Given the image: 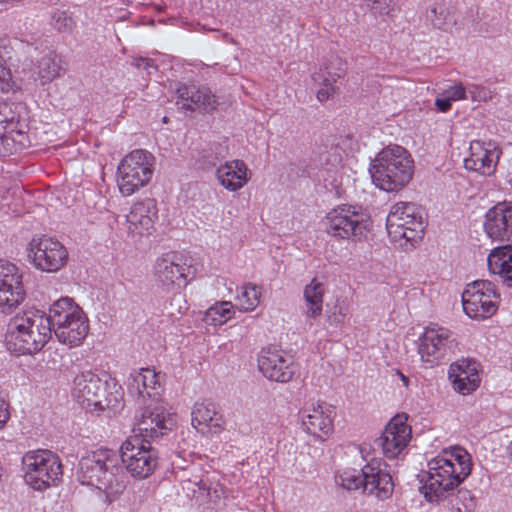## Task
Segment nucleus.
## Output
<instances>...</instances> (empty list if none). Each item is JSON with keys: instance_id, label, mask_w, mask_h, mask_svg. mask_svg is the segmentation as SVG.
<instances>
[{"instance_id": "1", "label": "nucleus", "mask_w": 512, "mask_h": 512, "mask_svg": "<svg viewBox=\"0 0 512 512\" xmlns=\"http://www.w3.org/2000/svg\"><path fill=\"white\" fill-rule=\"evenodd\" d=\"M158 451L149 440L139 436L128 437L120 447V455L110 449H98L82 457L78 464L77 479L82 485L94 486L111 504L126 488L127 472L137 479L150 477L158 466Z\"/></svg>"}, {"instance_id": "2", "label": "nucleus", "mask_w": 512, "mask_h": 512, "mask_svg": "<svg viewBox=\"0 0 512 512\" xmlns=\"http://www.w3.org/2000/svg\"><path fill=\"white\" fill-rule=\"evenodd\" d=\"M472 465L471 455L463 447L443 450L428 462L424 497L431 503L444 500L471 474Z\"/></svg>"}, {"instance_id": "3", "label": "nucleus", "mask_w": 512, "mask_h": 512, "mask_svg": "<svg viewBox=\"0 0 512 512\" xmlns=\"http://www.w3.org/2000/svg\"><path fill=\"white\" fill-rule=\"evenodd\" d=\"M52 329L48 315L37 309L26 310L13 316L7 325L5 344L17 355L39 352L49 341Z\"/></svg>"}, {"instance_id": "4", "label": "nucleus", "mask_w": 512, "mask_h": 512, "mask_svg": "<svg viewBox=\"0 0 512 512\" xmlns=\"http://www.w3.org/2000/svg\"><path fill=\"white\" fill-rule=\"evenodd\" d=\"M413 172L411 155L399 145L382 149L369 167L373 184L385 192H397L403 189L412 179Z\"/></svg>"}, {"instance_id": "5", "label": "nucleus", "mask_w": 512, "mask_h": 512, "mask_svg": "<svg viewBox=\"0 0 512 512\" xmlns=\"http://www.w3.org/2000/svg\"><path fill=\"white\" fill-rule=\"evenodd\" d=\"M48 320L58 341L70 348L79 346L89 331L87 316L69 297H62L51 305Z\"/></svg>"}, {"instance_id": "6", "label": "nucleus", "mask_w": 512, "mask_h": 512, "mask_svg": "<svg viewBox=\"0 0 512 512\" xmlns=\"http://www.w3.org/2000/svg\"><path fill=\"white\" fill-rule=\"evenodd\" d=\"M386 229L395 245L404 249L413 247L425 230L422 208L412 202L395 203L388 213Z\"/></svg>"}, {"instance_id": "7", "label": "nucleus", "mask_w": 512, "mask_h": 512, "mask_svg": "<svg viewBox=\"0 0 512 512\" xmlns=\"http://www.w3.org/2000/svg\"><path fill=\"white\" fill-rule=\"evenodd\" d=\"M108 382H103L99 376L91 371L82 372L74 379L73 395L77 401L87 409L103 411L117 409L121 403L122 387L113 383V391L106 392Z\"/></svg>"}, {"instance_id": "8", "label": "nucleus", "mask_w": 512, "mask_h": 512, "mask_svg": "<svg viewBox=\"0 0 512 512\" xmlns=\"http://www.w3.org/2000/svg\"><path fill=\"white\" fill-rule=\"evenodd\" d=\"M369 222L368 214L360 206L343 204L327 213L325 229L334 238L360 240L366 236Z\"/></svg>"}, {"instance_id": "9", "label": "nucleus", "mask_w": 512, "mask_h": 512, "mask_svg": "<svg viewBox=\"0 0 512 512\" xmlns=\"http://www.w3.org/2000/svg\"><path fill=\"white\" fill-rule=\"evenodd\" d=\"M22 464L25 482L34 490H45L62 476L60 459L49 450L27 452L22 458Z\"/></svg>"}, {"instance_id": "10", "label": "nucleus", "mask_w": 512, "mask_h": 512, "mask_svg": "<svg viewBox=\"0 0 512 512\" xmlns=\"http://www.w3.org/2000/svg\"><path fill=\"white\" fill-rule=\"evenodd\" d=\"M335 407L325 401L307 400L300 403L297 424L315 440L324 442L334 432Z\"/></svg>"}, {"instance_id": "11", "label": "nucleus", "mask_w": 512, "mask_h": 512, "mask_svg": "<svg viewBox=\"0 0 512 512\" xmlns=\"http://www.w3.org/2000/svg\"><path fill=\"white\" fill-rule=\"evenodd\" d=\"M191 264L189 258L183 253L171 251L159 256L153 265V275L155 281L163 291L167 293H174L172 301L180 295L175 291L180 288L181 283H187Z\"/></svg>"}, {"instance_id": "12", "label": "nucleus", "mask_w": 512, "mask_h": 512, "mask_svg": "<svg viewBox=\"0 0 512 512\" xmlns=\"http://www.w3.org/2000/svg\"><path fill=\"white\" fill-rule=\"evenodd\" d=\"M371 450V445L367 443H363L359 447L360 454L366 461L361 468L363 492L373 495L379 500H385L392 495L394 483L385 461L372 455Z\"/></svg>"}, {"instance_id": "13", "label": "nucleus", "mask_w": 512, "mask_h": 512, "mask_svg": "<svg viewBox=\"0 0 512 512\" xmlns=\"http://www.w3.org/2000/svg\"><path fill=\"white\" fill-rule=\"evenodd\" d=\"M457 347L455 334L446 327L431 324L419 336L418 354L430 367L439 364Z\"/></svg>"}, {"instance_id": "14", "label": "nucleus", "mask_w": 512, "mask_h": 512, "mask_svg": "<svg viewBox=\"0 0 512 512\" xmlns=\"http://www.w3.org/2000/svg\"><path fill=\"white\" fill-rule=\"evenodd\" d=\"M32 265L42 272L54 273L68 262L67 248L58 239L49 236L33 237L28 245Z\"/></svg>"}, {"instance_id": "15", "label": "nucleus", "mask_w": 512, "mask_h": 512, "mask_svg": "<svg viewBox=\"0 0 512 512\" xmlns=\"http://www.w3.org/2000/svg\"><path fill=\"white\" fill-rule=\"evenodd\" d=\"M498 299L492 282L477 280L468 284L462 293L463 310L472 319H486L496 312Z\"/></svg>"}, {"instance_id": "16", "label": "nucleus", "mask_w": 512, "mask_h": 512, "mask_svg": "<svg viewBox=\"0 0 512 512\" xmlns=\"http://www.w3.org/2000/svg\"><path fill=\"white\" fill-rule=\"evenodd\" d=\"M172 419L159 399L151 400L135 416L134 436L141 439H155L171 429Z\"/></svg>"}, {"instance_id": "17", "label": "nucleus", "mask_w": 512, "mask_h": 512, "mask_svg": "<svg viewBox=\"0 0 512 512\" xmlns=\"http://www.w3.org/2000/svg\"><path fill=\"white\" fill-rule=\"evenodd\" d=\"M346 71V62L338 56H331L311 74V80L316 87V99L320 103L328 101L339 92L336 84L344 78Z\"/></svg>"}, {"instance_id": "18", "label": "nucleus", "mask_w": 512, "mask_h": 512, "mask_svg": "<svg viewBox=\"0 0 512 512\" xmlns=\"http://www.w3.org/2000/svg\"><path fill=\"white\" fill-rule=\"evenodd\" d=\"M22 273L9 262L0 261V308L4 313L17 307L25 299Z\"/></svg>"}, {"instance_id": "19", "label": "nucleus", "mask_w": 512, "mask_h": 512, "mask_svg": "<svg viewBox=\"0 0 512 512\" xmlns=\"http://www.w3.org/2000/svg\"><path fill=\"white\" fill-rule=\"evenodd\" d=\"M406 420L407 418L401 415L393 417L381 436L375 439V445L382 449L385 457L396 458L406 448L411 438V427Z\"/></svg>"}, {"instance_id": "20", "label": "nucleus", "mask_w": 512, "mask_h": 512, "mask_svg": "<svg viewBox=\"0 0 512 512\" xmlns=\"http://www.w3.org/2000/svg\"><path fill=\"white\" fill-rule=\"evenodd\" d=\"M469 151V156L464 159V167L468 171L482 176H490L495 172L501 151L494 143L473 140Z\"/></svg>"}, {"instance_id": "21", "label": "nucleus", "mask_w": 512, "mask_h": 512, "mask_svg": "<svg viewBox=\"0 0 512 512\" xmlns=\"http://www.w3.org/2000/svg\"><path fill=\"white\" fill-rule=\"evenodd\" d=\"M484 230L497 241H512V201L495 204L485 213Z\"/></svg>"}, {"instance_id": "22", "label": "nucleus", "mask_w": 512, "mask_h": 512, "mask_svg": "<svg viewBox=\"0 0 512 512\" xmlns=\"http://www.w3.org/2000/svg\"><path fill=\"white\" fill-rule=\"evenodd\" d=\"M347 142H350L349 149L353 150L352 139L347 137L341 139V143L331 146L319 158V177L326 183V186H330L332 189H338L341 185L343 160L346 152L340 145L345 146Z\"/></svg>"}, {"instance_id": "23", "label": "nucleus", "mask_w": 512, "mask_h": 512, "mask_svg": "<svg viewBox=\"0 0 512 512\" xmlns=\"http://www.w3.org/2000/svg\"><path fill=\"white\" fill-rule=\"evenodd\" d=\"M176 94V104L186 111L212 112L218 105L216 96L205 86L182 84L177 88Z\"/></svg>"}, {"instance_id": "24", "label": "nucleus", "mask_w": 512, "mask_h": 512, "mask_svg": "<svg viewBox=\"0 0 512 512\" xmlns=\"http://www.w3.org/2000/svg\"><path fill=\"white\" fill-rule=\"evenodd\" d=\"M193 427L202 435H219L225 429L226 422L218 406L207 400L196 402L191 412Z\"/></svg>"}, {"instance_id": "25", "label": "nucleus", "mask_w": 512, "mask_h": 512, "mask_svg": "<svg viewBox=\"0 0 512 512\" xmlns=\"http://www.w3.org/2000/svg\"><path fill=\"white\" fill-rule=\"evenodd\" d=\"M480 365L474 359H460L453 362L448 371V377L455 391L468 395L475 391L481 382L479 375Z\"/></svg>"}, {"instance_id": "26", "label": "nucleus", "mask_w": 512, "mask_h": 512, "mask_svg": "<svg viewBox=\"0 0 512 512\" xmlns=\"http://www.w3.org/2000/svg\"><path fill=\"white\" fill-rule=\"evenodd\" d=\"M128 393L144 402L146 398L158 399L161 388L160 377L154 369L141 368L133 369L126 381Z\"/></svg>"}, {"instance_id": "27", "label": "nucleus", "mask_w": 512, "mask_h": 512, "mask_svg": "<svg viewBox=\"0 0 512 512\" xmlns=\"http://www.w3.org/2000/svg\"><path fill=\"white\" fill-rule=\"evenodd\" d=\"M157 218L155 202L152 199L137 202L126 215L127 229L132 236L150 235Z\"/></svg>"}, {"instance_id": "28", "label": "nucleus", "mask_w": 512, "mask_h": 512, "mask_svg": "<svg viewBox=\"0 0 512 512\" xmlns=\"http://www.w3.org/2000/svg\"><path fill=\"white\" fill-rule=\"evenodd\" d=\"M219 184L230 192L243 188L250 179V171L242 160H231L221 164L215 172Z\"/></svg>"}, {"instance_id": "29", "label": "nucleus", "mask_w": 512, "mask_h": 512, "mask_svg": "<svg viewBox=\"0 0 512 512\" xmlns=\"http://www.w3.org/2000/svg\"><path fill=\"white\" fill-rule=\"evenodd\" d=\"M154 162L155 158L150 152L136 149L120 161L118 168L133 174L142 182L149 183L153 175Z\"/></svg>"}, {"instance_id": "30", "label": "nucleus", "mask_w": 512, "mask_h": 512, "mask_svg": "<svg viewBox=\"0 0 512 512\" xmlns=\"http://www.w3.org/2000/svg\"><path fill=\"white\" fill-rule=\"evenodd\" d=\"M258 367L262 374L271 381L286 383V364L284 352L276 347L261 351L258 358Z\"/></svg>"}, {"instance_id": "31", "label": "nucleus", "mask_w": 512, "mask_h": 512, "mask_svg": "<svg viewBox=\"0 0 512 512\" xmlns=\"http://www.w3.org/2000/svg\"><path fill=\"white\" fill-rule=\"evenodd\" d=\"M487 262L489 271L499 275L504 284L512 287V245L493 249L488 255Z\"/></svg>"}, {"instance_id": "32", "label": "nucleus", "mask_w": 512, "mask_h": 512, "mask_svg": "<svg viewBox=\"0 0 512 512\" xmlns=\"http://www.w3.org/2000/svg\"><path fill=\"white\" fill-rule=\"evenodd\" d=\"M324 287L320 282L313 280L304 289V298L307 305V316L316 318L322 313Z\"/></svg>"}, {"instance_id": "33", "label": "nucleus", "mask_w": 512, "mask_h": 512, "mask_svg": "<svg viewBox=\"0 0 512 512\" xmlns=\"http://www.w3.org/2000/svg\"><path fill=\"white\" fill-rule=\"evenodd\" d=\"M233 315V304L230 301L217 302L208 308L202 321L207 325L220 326L225 324Z\"/></svg>"}, {"instance_id": "34", "label": "nucleus", "mask_w": 512, "mask_h": 512, "mask_svg": "<svg viewBox=\"0 0 512 512\" xmlns=\"http://www.w3.org/2000/svg\"><path fill=\"white\" fill-rule=\"evenodd\" d=\"M60 59L53 51H47L38 61V74L43 83L50 82L60 75Z\"/></svg>"}, {"instance_id": "35", "label": "nucleus", "mask_w": 512, "mask_h": 512, "mask_svg": "<svg viewBox=\"0 0 512 512\" xmlns=\"http://www.w3.org/2000/svg\"><path fill=\"white\" fill-rule=\"evenodd\" d=\"M260 297V287L255 284H247L241 287L236 302L241 311H253L259 305Z\"/></svg>"}, {"instance_id": "36", "label": "nucleus", "mask_w": 512, "mask_h": 512, "mask_svg": "<svg viewBox=\"0 0 512 512\" xmlns=\"http://www.w3.org/2000/svg\"><path fill=\"white\" fill-rule=\"evenodd\" d=\"M147 184V182H142L133 174L117 168V186L122 196L129 197L138 192L141 188L145 187Z\"/></svg>"}, {"instance_id": "37", "label": "nucleus", "mask_w": 512, "mask_h": 512, "mask_svg": "<svg viewBox=\"0 0 512 512\" xmlns=\"http://www.w3.org/2000/svg\"><path fill=\"white\" fill-rule=\"evenodd\" d=\"M335 483L347 491L363 489L362 472L353 468L338 471L335 475Z\"/></svg>"}, {"instance_id": "38", "label": "nucleus", "mask_w": 512, "mask_h": 512, "mask_svg": "<svg viewBox=\"0 0 512 512\" xmlns=\"http://www.w3.org/2000/svg\"><path fill=\"white\" fill-rule=\"evenodd\" d=\"M363 9L370 10L374 15H388L392 0H358Z\"/></svg>"}, {"instance_id": "39", "label": "nucleus", "mask_w": 512, "mask_h": 512, "mask_svg": "<svg viewBox=\"0 0 512 512\" xmlns=\"http://www.w3.org/2000/svg\"><path fill=\"white\" fill-rule=\"evenodd\" d=\"M348 314V306L344 301H337L328 311L330 325L339 326L344 323Z\"/></svg>"}, {"instance_id": "40", "label": "nucleus", "mask_w": 512, "mask_h": 512, "mask_svg": "<svg viewBox=\"0 0 512 512\" xmlns=\"http://www.w3.org/2000/svg\"><path fill=\"white\" fill-rule=\"evenodd\" d=\"M13 87L12 74L5 60L0 55V92L7 93Z\"/></svg>"}, {"instance_id": "41", "label": "nucleus", "mask_w": 512, "mask_h": 512, "mask_svg": "<svg viewBox=\"0 0 512 512\" xmlns=\"http://www.w3.org/2000/svg\"><path fill=\"white\" fill-rule=\"evenodd\" d=\"M8 109V106L6 105V108H2V114L0 115V119H6V121L3 123V126H0V133L9 135L11 138L9 139L10 142H15L16 137L18 138H24V134L21 131H14L11 126L14 123V118L11 117L10 119L4 114V112Z\"/></svg>"}, {"instance_id": "42", "label": "nucleus", "mask_w": 512, "mask_h": 512, "mask_svg": "<svg viewBox=\"0 0 512 512\" xmlns=\"http://www.w3.org/2000/svg\"><path fill=\"white\" fill-rule=\"evenodd\" d=\"M443 94L452 102L458 101L466 98V89L462 83H457L450 86Z\"/></svg>"}, {"instance_id": "43", "label": "nucleus", "mask_w": 512, "mask_h": 512, "mask_svg": "<svg viewBox=\"0 0 512 512\" xmlns=\"http://www.w3.org/2000/svg\"><path fill=\"white\" fill-rule=\"evenodd\" d=\"M133 65L138 69H144L148 74L157 70V65L153 59L146 57H137L133 59Z\"/></svg>"}, {"instance_id": "44", "label": "nucleus", "mask_w": 512, "mask_h": 512, "mask_svg": "<svg viewBox=\"0 0 512 512\" xmlns=\"http://www.w3.org/2000/svg\"><path fill=\"white\" fill-rule=\"evenodd\" d=\"M56 26L59 31H70L73 27V20L65 13H61L57 17Z\"/></svg>"}, {"instance_id": "45", "label": "nucleus", "mask_w": 512, "mask_h": 512, "mask_svg": "<svg viewBox=\"0 0 512 512\" xmlns=\"http://www.w3.org/2000/svg\"><path fill=\"white\" fill-rule=\"evenodd\" d=\"M450 101L443 93L435 99V105L440 112H447L451 108Z\"/></svg>"}, {"instance_id": "46", "label": "nucleus", "mask_w": 512, "mask_h": 512, "mask_svg": "<svg viewBox=\"0 0 512 512\" xmlns=\"http://www.w3.org/2000/svg\"><path fill=\"white\" fill-rule=\"evenodd\" d=\"M428 18L435 28L441 29L443 27L444 19L438 16V10L436 7L431 8Z\"/></svg>"}, {"instance_id": "47", "label": "nucleus", "mask_w": 512, "mask_h": 512, "mask_svg": "<svg viewBox=\"0 0 512 512\" xmlns=\"http://www.w3.org/2000/svg\"><path fill=\"white\" fill-rule=\"evenodd\" d=\"M10 417L8 404L0 398V428H2Z\"/></svg>"}, {"instance_id": "48", "label": "nucleus", "mask_w": 512, "mask_h": 512, "mask_svg": "<svg viewBox=\"0 0 512 512\" xmlns=\"http://www.w3.org/2000/svg\"><path fill=\"white\" fill-rule=\"evenodd\" d=\"M2 108H6V104L0 103V115L2 114ZM5 121H6V119H0V126H3V123ZM10 138H11V136L0 133V140H1V143L3 145L9 146V139Z\"/></svg>"}, {"instance_id": "49", "label": "nucleus", "mask_w": 512, "mask_h": 512, "mask_svg": "<svg viewBox=\"0 0 512 512\" xmlns=\"http://www.w3.org/2000/svg\"><path fill=\"white\" fill-rule=\"evenodd\" d=\"M397 374L400 376L401 381L403 382L404 386L407 387L409 384V379L404 374H402L400 371H397Z\"/></svg>"}, {"instance_id": "50", "label": "nucleus", "mask_w": 512, "mask_h": 512, "mask_svg": "<svg viewBox=\"0 0 512 512\" xmlns=\"http://www.w3.org/2000/svg\"><path fill=\"white\" fill-rule=\"evenodd\" d=\"M509 451H510V457H511V461H512V442L509 445Z\"/></svg>"}, {"instance_id": "51", "label": "nucleus", "mask_w": 512, "mask_h": 512, "mask_svg": "<svg viewBox=\"0 0 512 512\" xmlns=\"http://www.w3.org/2000/svg\"><path fill=\"white\" fill-rule=\"evenodd\" d=\"M17 149H18L17 147H11V148H8L7 150H9L12 153L13 151H17Z\"/></svg>"}, {"instance_id": "52", "label": "nucleus", "mask_w": 512, "mask_h": 512, "mask_svg": "<svg viewBox=\"0 0 512 512\" xmlns=\"http://www.w3.org/2000/svg\"><path fill=\"white\" fill-rule=\"evenodd\" d=\"M18 142H19V144H20V146H21V147H23V146H24V143L22 142V140H21V139H20Z\"/></svg>"}, {"instance_id": "53", "label": "nucleus", "mask_w": 512, "mask_h": 512, "mask_svg": "<svg viewBox=\"0 0 512 512\" xmlns=\"http://www.w3.org/2000/svg\"><path fill=\"white\" fill-rule=\"evenodd\" d=\"M181 309H182V307H181V306H179V307H178V309H177L178 313H181V312H182V311H181Z\"/></svg>"}]
</instances>
